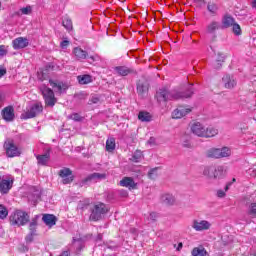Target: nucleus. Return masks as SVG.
Instances as JSON below:
<instances>
[{
  "label": "nucleus",
  "mask_w": 256,
  "mask_h": 256,
  "mask_svg": "<svg viewBox=\"0 0 256 256\" xmlns=\"http://www.w3.org/2000/svg\"><path fill=\"white\" fill-rule=\"evenodd\" d=\"M193 96V86H189L186 93L172 90L169 91L167 89H160L156 93V99L158 103H167V101H177L178 99H189V97Z\"/></svg>",
  "instance_id": "f257e3e1"
},
{
  "label": "nucleus",
  "mask_w": 256,
  "mask_h": 256,
  "mask_svg": "<svg viewBox=\"0 0 256 256\" xmlns=\"http://www.w3.org/2000/svg\"><path fill=\"white\" fill-rule=\"evenodd\" d=\"M190 131L196 137H202L204 139H211V137H217L219 135V129L214 126H205L201 122H193L190 124Z\"/></svg>",
  "instance_id": "f03ea898"
},
{
  "label": "nucleus",
  "mask_w": 256,
  "mask_h": 256,
  "mask_svg": "<svg viewBox=\"0 0 256 256\" xmlns=\"http://www.w3.org/2000/svg\"><path fill=\"white\" fill-rule=\"evenodd\" d=\"M206 157H208V159H223L225 157H231V148H210L206 151Z\"/></svg>",
  "instance_id": "7ed1b4c3"
},
{
  "label": "nucleus",
  "mask_w": 256,
  "mask_h": 256,
  "mask_svg": "<svg viewBox=\"0 0 256 256\" xmlns=\"http://www.w3.org/2000/svg\"><path fill=\"white\" fill-rule=\"evenodd\" d=\"M10 223H12V225H18V227L26 225V223H29V214L17 210L10 216Z\"/></svg>",
  "instance_id": "20e7f679"
},
{
  "label": "nucleus",
  "mask_w": 256,
  "mask_h": 256,
  "mask_svg": "<svg viewBox=\"0 0 256 256\" xmlns=\"http://www.w3.org/2000/svg\"><path fill=\"white\" fill-rule=\"evenodd\" d=\"M40 91L44 97L46 107H55V103H57L55 92H53V90L47 86H42Z\"/></svg>",
  "instance_id": "39448f33"
},
{
  "label": "nucleus",
  "mask_w": 256,
  "mask_h": 256,
  "mask_svg": "<svg viewBox=\"0 0 256 256\" xmlns=\"http://www.w3.org/2000/svg\"><path fill=\"white\" fill-rule=\"evenodd\" d=\"M108 211L109 209H107V206L104 203L94 205L90 214V221H100V219H103V215Z\"/></svg>",
  "instance_id": "423d86ee"
},
{
  "label": "nucleus",
  "mask_w": 256,
  "mask_h": 256,
  "mask_svg": "<svg viewBox=\"0 0 256 256\" xmlns=\"http://www.w3.org/2000/svg\"><path fill=\"white\" fill-rule=\"evenodd\" d=\"M4 149L7 157H19V155H21V148H18L13 140H6L4 143Z\"/></svg>",
  "instance_id": "0eeeda50"
},
{
  "label": "nucleus",
  "mask_w": 256,
  "mask_h": 256,
  "mask_svg": "<svg viewBox=\"0 0 256 256\" xmlns=\"http://www.w3.org/2000/svg\"><path fill=\"white\" fill-rule=\"evenodd\" d=\"M160 203L166 207H173V205H177V198L169 192H164L160 195Z\"/></svg>",
  "instance_id": "6e6552de"
},
{
  "label": "nucleus",
  "mask_w": 256,
  "mask_h": 256,
  "mask_svg": "<svg viewBox=\"0 0 256 256\" xmlns=\"http://www.w3.org/2000/svg\"><path fill=\"white\" fill-rule=\"evenodd\" d=\"M212 224L207 220H193L192 221V229L194 231L202 232V231H209L211 229Z\"/></svg>",
  "instance_id": "1a4fd4ad"
},
{
  "label": "nucleus",
  "mask_w": 256,
  "mask_h": 256,
  "mask_svg": "<svg viewBox=\"0 0 256 256\" xmlns=\"http://www.w3.org/2000/svg\"><path fill=\"white\" fill-rule=\"evenodd\" d=\"M193 111V108L189 106H179L172 112L173 119H182V117H186Z\"/></svg>",
  "instance_id": "9d476101"
},
{
  "label": "nucleus",
  "mask_w": 256,
  "mask_h": 256,
  "mask_svg": "<svg viewBox=\"0 0 256 256\" xmlns=\"http://www.w3.org/2000/svg\"><path fill=\"white\" fill-rule=\"evenodd\" d=\"M43 112V105L41 103H36L30 107V109L25 113L24 119H33L37 117L39 113Z\"/></svg>",
  "instance_id": "9b49d317"
},
{
  "label": "nucleus",
  "mask_w": 256,
  "mask_h": 256,
  "mask_svg": "<svg viewBox=\"0 0 256 256\" xmlns=\"http://www.w3.org/2000/svg\"><path fill=\"white\" fill-rule=\"evenodd\" d=\"M59 177L62 179L63 185H69L73 183V172L69 168H63L58 173Z\"/></svg>",
  "instance_id": "f8f14e48"
},
{
  "label": "nucleus",
  "mask_w": 256,
  "mask_h": 256,
  "mask_svg": "<svg viewBox=\"0 0 256 256\" xmlns=\"http://www.w3.org/2000/svg\"><path fill=\"white\" fill-rule=\"evenodd\" d=\"M222 84L225 89H235L237 87V79L233 75L226 74L222 78Z\"/></svg>",
  "instance_id": "ddd939ff"
},
{
  "label": "nucleus",
  "mask_w": 256,
  "mask_h": 256,
  "mask_svg": "<svg viewBox=\"0 0 256 256\" xmlns=\"http://www.w3.org/2000/svg\"><path fill=\"white\" fill-rule=\"evenodd\" d=\"M222 27L221 22L212 20L206 25V33L207 35H215Z\"/></svg>",
  "instance_id": "4468645a"
},
{
  "label": "nucleus",
  "mask_w": 256,
  "mask_h": 256,
  "mask_svg": "<svg viewBox=\"0 0 256 256\" xmlns=\"http://www.w3.org/2000/svg\"><path fill=\"white\" fill-rule=\"evenodd\" d=\"M49 83L56 93H65L69 89V85L63 82L49 80Z\"/></svg>",
  "instance_id": "2eb2a0df"
},
{
  "label": "nucleus",
  "mask_w": 256,
  "mask_h": 256,
  "mask_svg": "<svg viewBox=\"0 0 256 256\" xmlns=\"http://www.w3.org/2000/svg\"><path fill=\"white\" fill-rule=\"evenodd\" d=\"M2 117L4 121H7L10 123L15 119V110L13 109V106H8L2 110Z\"/></svg>",
  "instance_id": "dca6fc26"
},
{
  "label": "nucleus",
  "mask_w": 256,
  "mask_h": 256,
  "mask_svg": "<svg viewBox=\"0 0 256 256\" xmlns=\"http://www.w3.org/2000/svg\"><path fill=\"white\" fill-rule=\"evenodd\" d=\"M120 186L121 187H126L130 191L133 190V189H137V183H135V180H133V178H131V177H124L120 181Z\"/></svg>",
  "instance_id": "f3484780"
},
{
  "label": "nucleus",
  "mask_w": 256,
  "mask_h": 256,
  "mask_svg": "<svg viewBox=\"0 0 256 256\" xmlns=\"http://www.w3.org/2000/svg\"><path fill=\"white\" fill-rule=\"evenodd\" d=\"M12 45L14 49H25L29 45V40L27 38L18 37L13 40Z\"/></svg>",
  "instance_id": "a211bd4d"
},
{
  "label": "nucleus",
  "mask_w": 256,
  "mask_h": 256,
  "mask_svg": "<svg viewBox=\"0 0 256 256\" xmlns=\"http://www.w3.org/2000/svg\"><path fill=\"white\" fill-rule=\"evenodd\" d=\"M42 221H44L45 225L48 227H53V225L57 223V218L53 214H45Z\"/></svg>",
  "instance_id": "6ab92c4d"
},
{
  "label": "nucleus",
  "mask_w": 256,
  "mask_h": 256,
  "mask_svg": "<svg viewBox=\"0 0 256 256\" xmlns=\"http://www.w3.org/2000/svg\"><path fill=\"white\" fill-rule=\"evenodd\" d=\"M12 183H13V180H10V179L0 180V191H1V193H7L9 191V189H11Z\"/></svg>",
  "instance_id": "aec40b11"
},
{
  "label": "nucleus",
  "mask_w": 256,
  "mask_h": 256,
  "mask_svg": "<svg viewBox=\"0 0 256 256\" xmlns=\"http://www.w3.org/2000/svg\"><path fill=\"white\" fill-rule=\"evenodd\" d=\"M191 255L192 256H209V253H207V250H205L203 246H199V247L193 248Z\"/></svg>",
  "instance_id": "412c9836"
},
{
  "label": "nucleus",
  "mask_w": 256,
  "mask_h": 256,
  "mask_svg": "<svg viewBox=\"0 0 256 256\" xmlns=\"http://www.w3.org/2000/svg\"><path fill=\"white\" fill-rule=\"evenodd\" d=\"M214 171H215V167L205 166L202 173H203L204 177H207L208 179H213Z\"/></svg>",
  "instance_id": "4be33fe9"
},
{
  "label": "nucleus",
  "mask_w": 256,
  "mask_h": 256,
  "mask_svg": "<svg viewBox=\"0 0 256 256\" xmlns=\"http://www.w3.org/2000/svg\"><path fill=\"white\" fill-rule=\"evenodd\" d=\"M222 177H225V168L223 166L214 167L213 179H221Z\"/></svg>",
  "instance_id": "5701e85b"
},
{
  "label": "nucleus",
  "mask_w": 256,
  "mask_h": 256,
  "mask_svg": "<svg viewBox=\"0 0 256 256\" xmlns=\"http://www.w3.org/2000/svg\"><path fill=\"white\" fill-rule=\"evenodd\" d=\"M115 71L118 75H121V77H127L129 73H131V69L125 67V66H118L115 68Z\"/></svg>",
  "instance_id": "b1692460"
},
{
  "label": "nucleus",
  "mask_w": 256,
  "mask_h": 256,
  "mask_svg": "<svg viewBox=\"0 0 256 256\" xmlns=\"http://www.w3.org/2000/svg\"><path fill=\"white\" fill-rule=\"evenodd\" d=\"M139 121H142V123H149L151 121V114L149 112L141 111L138 114Z\"/></svg>",
  "instance_id": "393cba45"
},
{
  "label": "nucleus",
  "mask_w": 256,
  "mask_h": 256,
  "mask_svg": "<svg viewBox=\"0 0 256 256\" xmlns=\"http://www.w3.org/2000/svg\"><path fill=\"white\" fill-rule=\"evenodd\" d=\"M73 53L77 59H87V52L79 47L74 48Z\"/></svg>",
  "instance_id": "a878e982"
},
{
  "label": "nucleus",
  "mask_w": 256,
  "mask_h": 256,
  "mask_svg": "<svg viewBox=\"0 0 256 256\" xmlns=\"http://www.w3.org/2000/svg\"><path fill=\"white\" fill-rule=\"evenodd\" d=\"M234 23H235V19H233V17L231 16H224V18L222 19V25L226 29L229 27H232Z\"/></svg>",
  "instance_id": "bb28decb"
},
{
  "label": "nucleus",
  "mask_w": 256,
  "mask_h": 256,
  "mask_svg": "<svg viewBox=\"0 0 256 256\" xmlns=\"http://www.w3.org/2000/svg\"><path fill=\"white\" fill-rule=\"evenodd\" d=\"M148 90H149V86L147 85V82H138L137 91L139 95H143L144 93H147Z\"/></svg>",
  "instance_id": "cd10ccee"
},
{
  "label": "nucleus",
  "mask_w": 256,
  "mask_h": 256,
  "mask_svg": "<svg viewBox=\"0 0 256 256\" xmlns=\"http://www.w3.org/2000/svg\"><path fill=\"white\" fill-rule=\"evenodd\" d=\"M51 158V156L49 155V153H45L43 155L37 156V161L39 165H47V163H49V159Z\"/></svg>",
  "instance_id": "c85d7f7f"
},
{
  "label": "nucleus",
  "mask_w": 256,
  "mask_h": 256,
  "mask_svg": "<svg viewBox=\"0 0 256 256\" xmlns=\"http://www.w3.org/2000/svg\"><path fill=\"white\" fill-rule=\"evenodd\" d=\"M77 79L80 85H87L93 81V79L91 78V75L78 76Z\"/></svg>",
  "instance_id": "c756f323"
},
{
  "label": "nucleus",
  "mask_w": 256,
  "mask_h": 256,
  "mask_svg": "<svg viewBox=\"0 0 256 256\" xmlns=\"http://www.w3.org/2000/svg\"><path fill=\"white\" fill-rule=\"evenodd\" d=\"M207 9L212 17H215V15H217V12L219 11V6H217V4L215 3L209 2L207 5Z\"/></svg>",
  "instance_id": "7c9ffc66"
},
{
  "label": "nucleus",
  "mask_w": 256,
  "mask_h": 256,
  "mask_svg": "<svg viewBox=\"0 0 256 256\" xmlns=\"http://www.w3.org/2000/svg\"><path fill=\"white\" fill-rule=\"evenodd\" d=\"M141 159H143V152L141 150H136L133 153L130 161H132L133 163H139V162H141Z\"/></svg>",
  "instance_id": "2f4dec72"
},
{
  "label": "nucleus",
  "mask_w": 256,
  "mask_h": 256,
  "mask_svg": "<svg viewBox=\"0 0 256 256\" xmlns=\"http://www.w3.org/2000/svg\"><path fill=\"white\" fill-rule=\"evenodd\" d=\"M106 151L108 153H112V151H115V138H108L106 141Z\"/></svg>",
  "instance_id": "473e14b6"
},
{
  "label": "nucleus",
  "mask_w": 256,
  "mask_h": 256,
  "mask_svg": "<svg viewBox=\"0 0 256 256\" xmlns=\"http://www.w3.org/2000/svg\"><path fill=\"white\" fill-rule=\"evenodd\" d=\"M231 185V183H228L224 190L222 189H219L216 191V196L219 197V199H223L224 197H226L227 195V192L229 191V186Z\"/></svg>",
  "instance_id": "72a5a7b5"
},
{
  "label": "nucleus",
  "mask_w": 256,
  "mask_h": 256,
  "mask_svg": "<svg viewBox=\"0 0 256 256\" xmlns=\"http://www.w3.org/2000/svg\"><path fill=\"white\" fill-rule=\"evenodd\" d=\"M224 61H225V55H223V53H221V52H218L217 57H216L217 65H214V67L216 69H219L221 67V63H223Z\"/></svg>",
  "instance_id": "f704fd0d"
},
{
  "label": "nucleus",
  "mask_w": 256,
  "mask_h": 256,
  "mask_svg": "<svg viewBox=\"0 0 256 256\" xmlns=\"http://www.w3.org/2000/svg\"><path fill=\"white\" fill-rule=\"evenodd\" d=\"M62 25L63 27H65V29H67V31H73V22L71 21V19L65 18L62 21Z\"/></svg>",
  "instance_id": "c9c22d12"
},
{
  "label": "nucleus",
  "mask_w": 256,
  "mask_h": 256,
  "mask_svg": "<svg viewBox=\"0 0 256 256\" xmlns=\"http://www.w3.org/2000/svg\"><path fill=\"white\" fill-rule=\"evenodd\" d=\"M33 13V7L26 6L20 9V12H18V15H31Z\"/></svg>",
  "instance_id": "e433bc0d"
},
{
  "label": "nucleus",
  "mask_w": 256,
  "mask_h": 256,
  "mask_svg": "<svg viewBox=\"0 0 256 256\" xmlns=\"http://www.w3.org/2000/svg\"><path fill=\"white\" fill-rule=\"evenodd\" d=\"M7 215H9V211L4 205L0 204V219H6Z\"/></svg>",
  "instance_id": "4c0bfd02"
},
{
  "label": "nucleus",
  "mask_w": 256,
  "mask_h": 256,
  "mask_svg": "<svg viewBox=\"0 0 256 256\" xmlns=\"http://www.w3.org/2000/svg\"><path fill=\"white\" fill-rule=\"evenodd\" d=\"M9 53V46L0 45V59H3Z\"/></svg>",
  "instance_id": "58836bf2"
},
{
  "label": "nucleus",
  "mask_w": 256,
  "mask_h": 256,
  "mask_svg": "<svg viewBox=\"0 0 256 256\" xmlns=\"http://www.w3.org/2000/svg\"><path fill=\"white\" fill-rule=\"evenodd\" d=\"M157 171H159V169H157V168L151 169V170L148 172V177H149V179H157V176L159 175V174L157 173Z\"/></svg>",
  "instance_id": "ea45409f"
},
{
  "label": "nucleus",
  "mask_w": 256,
  "mask_h": 256,
  "mask_svg": "<svg viewBox=\"0 0 256 256\" xmlns=\"http://www.w3.org/2000/svg\"><path fill=\"white\" fill-rule=\"evenodd\" d=\"M249 215L256 219V203H252L249 208Z\"/></svg>",
  "instance_id": "a19ab883"
},
{
  "label": "nucleus",
  "mask_w": 256,
  "mask_h": 256,
  "mask_svg": "<svg viewBox=\"0 0 256 256\" xmlns=\"http://www.w3.org/2000/svg\"><path fill=\"white\" fill-rule=\"evenodd\" d=\"M232 31L236 35H241V26L234 22L232 25Z\"/></svg>",
  "instance_id": "79ce46f5"
},
{
  "label": "nucleus",
  "mask_w": 256,
  "mask_h": 256,
  "mask_svg": "<svg viewBox=\"0 0 256 256\" xmlns=\"http://www.w3.org/2000/svg\"><path fill=\"white\" fill-rule=\"evenodd\" d=\"M35 229H37V221L33 220L29 225V230L32 235H35Z\"/></svg>",
  "instance_id": "37998d69"
},
{
  "label": "nucleus",
  "mask_w": 256,
  "mask_h": 256,
  "mask_svg": "<svg viewBox=\"0 0 256 256\" xmlns=\"http://www.w3.org/2000/svg\"><path fill=\"white\" fill-rule=\"evenodd\" d=\"M38 79H39L40 81H45V79H47V73L44 72L43 70H40V71L38 72Z\"/></svg>",
  "instance_id": "c03bdc74"
},
{
  "label": "nucleus",
  "mask_w": 256,
  "mask_h": 256,
  "mask_svg": "<svg viewBox=\"0 0 256 256\" xmlns=\"http://www.w3.org/2000/svg\"><path fill=\"white\" fill-rule=\"evenodd\" d=\"M89 179H105V174L94 173L89 177Z\"/></svg>",
  "instance_id": "a18cd8bd"
},
{
  "label": "nucleus",
  "mask_w": 256,
  "mask_h": 256,
  "mask_svg": "<svg viewBox=\"0 0 256 256\" xmlns=\"http://www.w3.org/2000/svg\"><path fill=\"white\" fill-rule=\"evenodd\" d=\"M99 97L97 96H92L91 99L89 100L88 104L89 105H97L99 103Z\"/></svg>",
  "instance_id": "49530a36"
},
{
  "label": "nucleus",
  "mask_w": 256,
  "mask_h": 256,
  "mask_svg": "<svg viewBox=\"0 0 256 256\" xmlns=\"http://www.w3.org/2000/svg\"><path fill=\"white\" fill-rule=\"evenodd\" d=\"M147 144L150 145V147H155V145H157V138L150 137L147 141Z\"/></svg>",
  "instance_id": "de8ad7c7"
},
{
  "label": "nucleus",
  "mask_w": 256,
  "mask_h": 256,
  "mask_svg": "<svg viewBox=\"0 0 256 256\" xmlns=\"http://www.w3.org/2000/svg\"><path fill=\"white\" fill-rule=\"evenodd\" d=\"M33 196H34V201H37V199H39V197H41V191H39L37 188H33Z\"/></svg>",
  "instance_id": "09e8293b"
},
{
  "label": "nucleus",
  "mask_w": 256,
  "mask_h": 256,
  "mask_svg": "<svg viewBox=\"0 0 256 256\" xmlns=\"http://www.w3.org/2000/svg\"><path fill=\"white\" fill-rule=\"evenodd\" d=\"M158 217H159V215L157 214V212H150L149 213L150 221H156Z\"/></svg>",
  "instance_id": "8fccbe9b"
},
{
  "label": "nucleus",
  "mask_w": 256,
  "mask_h": 256,
  "mask_svg": "<svg viewBox=\"0 0 256 256\" xmlns=\"http://www.w3.org/2000/svg\"><path fill=\"white\" fill-rule=\"evenodd\" d=\"M69 117L73 121H80L81 120V116L79 114H77V113H74V114L70 115Z\"/></svg>",
  "instance_id": "3c124183"
},
{
  "label": "nucleus",
  "mask_w": 256,
  "mask_h": 256,
  "mask_svg": "<svg viewBox=\"0 0 256 256\" xmlns=\"http://www.w3.org/2000/svg\"><path fill=\"white\" fill-rule=\"evenodd\" d=\"M60 47L62 49H67V47H69V40H64L60 43Z\"/></svg>",
  "instance_id": "603ef678"
},
{
  "label": "nucleus",
  "mask_w": 256,
  "mask_h": 256,
  "mask_svg": "<svg viewBox=\"0 0 256 256\" xmlns=\"http://www.w3.org/2000/svg\"><path fill=\"white\" fill-rule=\"evenodd\" d=\"M35 234H33L32 232H30V234L26 237V242L27 243H31L33 241V236Z\"/></svg>",
  "instance_id": "864d4df0"
},
{
  "label": "nucleus",
  "mask_w": 256,
  "mask_h": 256,
  "mask_svg": "<svg viewBox=\"0 0 256 256\" xmlns=\"http://www.w3.org/2000/svg\"><path fill=\"white\" fill-rule=\"evenodd\" d=\"M7 73V70L5 68L0 67V77H3Z\"/></svg>",
  "instance_id": "5fc2aeb1"
},
{
  "label": "nucleus",
  "mask_w": 256,
  "mask_h": 256,
  "mask_svg": "<svg viewBox=\"0 0 256 256\" xmlns=\"http://www.w3.org/2000/svg\"><path fill=\"white\" fill-rule=\"evenodd\" d=\"M248 173H250V175H251L252 177H256V169H254V170L249 169V170H248Z\"/></svg>",
  "instance_id": "6e6d98bb"
},
{
  "label": "nucleus",
  "mask_w": 256,
  "mask_h": 256,
  "mask_svg": "<svg viewBox=\"0 0 256 256\" xmlns=\"http://www.w3.org/2000/svg\"><path fill=\"white\" fill-rule=\"evenodd\" d=\"M5 97L0 93V107L3 105Z\"/></svg>",
  "instance_id": "4d7b16f0"
},
{
  "label": "nucleus",
  "mask_w": 256,
  "mask_h": 256,
  "mask_svg": "<svg viewBox=\"0 0 256 256\" xmlns=\"http://www.w3.org/2000/svg\"><path fill=\"white\" fill-rule=\"evenodd\" d=\"M183 147H186V148L189 149V147H191V143H189V142H184V143H183Z\"/></svg>",
  "instance_id": "13d9d810"
},
{
  "label": "nucleus",
  "mask_w": 256,
  "mask_h": 256,
  "mask_svg": "<svg viewBox=\"0 0 256 256\" xmlns=\"http://www.w3.org/2000/svg\"><path fill=\"white\" fill-rule=\"evenodd\" d=\"M183 249V243H179L177 247V251H181Z\"/></svg>",
  "instance_id": "bf43d9fd"
},
{
  "label": "nucleus",
  "mask_w": 256,
  "mask_h": 256,
  "mask_svg": "<svg viewBox=\"0 0 256 256\" xmlns=\"http://www.w3.org/2000/svg\"><path fill=\"white\" fill-rule=\"evenodd\" d=\"M60 256H69V251H64Z\"/></svg>",
  "instance_id": "052dcab7"
},
{
  "label": "nucleus",
  "mask_w": 256,
  "mask_h": 256,
  "mask_svg": "<svg viewBox=\"0 0 256 256\" xmlns=\"http://www.w3.org/2000/svg\"><path fill=\"white\" fill-rule=\"evenodd\" d=\"M252 7H253L254 9H256V0H254V1L252 2Z\"/></svg>",
  "instance_id": "680f3d73"
},
{
  "label": "nucleus",
  "mask_w": 256,
  "mask_h": 256,
  "mask_svg": "<svg viewBox=\"0 0 256 256\" xmlns=\"http://www.w3.org/2000/svg\"><path fill=\"white\" fill-rule=\"evenodd\" d=\"M237 180L235 178L232 179V182H229L231 183V185H233V183H235Z\"/></svg>",
  "instance_id": "e2e57ef3"
},
{
  "label": "nucleus",
  "mask_w": 256,
  "mask_h": 256,
  "mask_svg": "<svg viewBox=\"0 0 256 256\" xmlns=\"http://www.w3.org/2000/svg\"><path fill=\"white\" fill-rule=\"evenodd\" d=\"M102 237H103V236H102L101 234L98 235V239H99V240H101Z\"/></svg>",
  "instance_id": "0e129e2a"
},
{
  "label": "nucleus",
  "mask_w": 256,
  "mask_h": 256,
  "mask_svg": "<svg viewBox=\"0 0 256 256\" xmlns=\"http://www.w3.org/2000/svg\"><path fill=\"white\" fill-rule=\"evenodd\" d=\"M91 59H92L93 61H97V58H95V57H91Z\"/></svg>",
  "instance_id": "69168bd1"
},
{
  "label": "nucleus",
  "mask_w": 256,
  "mask_h": 256,
  "mask_svg": "<svg viewBox=\"0 0 256 256\" xmlns=\"http://www.w3.org/2000/svg\"><path fill=\"white\" fill-rule=\"evenodd\" d=\"M124 197H127V192H125Z\"/></svg>",
  "instance_id": "338daca9"
},
{
  "label": "nucleus",
  "mask_w": 256,
  "mask_h": 256,
  "mask_svg": "<svg viewBox=\"0 0 256 256\" xmlns=\"http://www.w3.org/2000/svg\"><path fill=\"white\" fill-rule=\"evenodd\" d=\"M255 256H256V253H255Z\"/></svg>",
  "instance_id": "774afa93"
}]
</instances>
